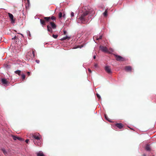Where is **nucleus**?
I'll return each instance as SVG.
<instances>
[{"label":"nucleus","mask_w":156,"mask_h":156,"mask_svg":"<svg viewBox=\"0 0 156 156\" xmlns=\"http://www.w3.org/2000/svg\"><path fill=\"white\" fill-rule=\"evenodd\" d=\"M17 140H23V139L19 137H18Z\"/></svg>","instance_id":"2f4dec72"},{"label":"nucleus","mask_w":156,"mask_h":156,"mask_svg":"<svg viewBox=\"0 0 156 156\" xmlns=\"http://www.w3.org/2000/svg\"><path fill=\"white\" fill-rule=\"evenodd\" d=\"M1 81L2 84L4 86H5L6 85H7L8 82L7 80L5 78L1 79Z\"/></svg>","instance_id":"423d86ee"},{"label":"nucleus","mask_w":156,"mask_h":156,"mask_svg":"<svg viewBox=\"0 0 156 156\" xmlns=\"http://www.w3.org/2000/svg\"><path fill=\"white\" fill-rule=\"evenodd\" d=\"M105 119L108 121H109L110 122H112V121H111L108 118V116L106 114H105Z\"/></svg>","instance_id":"6ab92c4d"},{"label":"nucleus","mask_w":156,"mask_h":156,"mask_svg":"<svg viewBox=\"0 0 156 156\" xmlns=\"http://www.w3.org/2000/svg\"><path fill=\"white\" fill-rule=\"evenodd\" d=\"M103 14V15H104V16H106L107 15V10H105Z\"/></svg>","instance_id":"b1692460"},{"label":"nucleus","mask_w":156,"mask_h":156,"mask_svg":"<svg viewBox=\"0 0 156 156\" xmlns=\"http://www.w3.org/2000/svg\"><path fill=\"white\" fill-rule=\"evenodd\" d=\"M102 37V35H101L99 36V37H96V36H94L93 38L94 39L96 38V39L97 40H98L99 39H101Z\"/></svg>","instance_id":"f3484780"},{"label":"nucleus","mask_w":156,"mask_h":156,"mask_svg":"<svg viewBox=\"0 0 156 156\" xmlns=\"http://www.w3.org/2000/svg\"><path fill=\"white\" fill-rule=\"evenodd\" d=\"M1 150L2 151L4 154L5 155H6L7 153L5 149L4 148H2L1 149Z\"/></svg>","instance_id":"a211bd4d"},{"label":"nucleus","mask_w":156,"mask_h":156,"mask_svg":"<svg viewBox=\"0 0 156 156\" xmlns=\"http://www.w3.org/2000/svg\"><path fill=\"white\" fill-rule=\"evenodd\" d=\"M88 70L90 72V73H91V71L90 69H88Z\"/></svg>","instance_id":"e433bc0d"},{"label":"nucleus","mask_w":156,"mask_h":156,"mask_svg":"<svg viewBox=\"0 0 156 156\" xmlns=\"http://www.w3.org/2000/svg\"><path fill=\"white\" fill-rule=\"evenodd\" d=\"M105 71L109 74H110L112 73L111 69L109 66H106L105 68Z\"/></svg>","instance_id":"1a4fd4ad"},{"label":"nucleus","mask_w":156,"mask_h":156,"mask_svg":"<svg viewBox=\"0 0 156 156\" xmlns=\"http://www.w3.org/2000/svg\"><path fill=\"white\" fill-rule=\"evenodd\" d=\"M12 39L16 40V42L17 41V40L18 39V38L16 36H15L14 37H13L12 38Z\"/></svg>","instance_id":"a878e982"},{"label":"nucleus","mask_w":156,"mask_h":156,"mask_svg":"<svg viewBox=\"0 0 156 156\" xmlns=\"http://www.w3.org/2000/svg\"><path fill=\"white\" fill-rule=\"evenodd\" d=\"M59 17V18H61L62 16V13L61 12H60L58 14Z\"/></svg>","instance_id":"bb28decb"},{"label":"nucleus","mask_w":156,"mask_h":156,"mask_svg":"<svg viewBox=\"0 0 156 156\" xmlns=\"http://www.w3.org/2000/svg\"><path fill=\"white\" fill-rule=\"evenodd\" d=\"M47 30L48 31L52 33L53 32L52 28L49 25L47 26Z\"/></svg>","instance_id":"f8f14e48"},{"label":"nucleus","mask_w":156,"mask_h":156,"mask_svg":"<svg viewBox=\"0 0 156 156\" xmlns=\"http://www.w3.org/2000/svg\"><path fill=\"white\" fill-rule=\"evenodd\" d=\"M93 58L94 59H95L96 58V56L95 55L94 56Z\"/></svg>","instance_id":"a19ab883"},{"label":"nucleus","mask_w":156,"mask_h":156,"mask_svg":"<svg viewBox=\"0 0 156 156\" xmlns=\"http://www.w3.org/2000/svg\"><path fill=\"white\" fill-rule=\"evenodd\" d=\"M29 141V140H28V139H27V140H25V142H26L27 143H28Z\"/></svg>","instance_id":"f704fd0d"},{"label":"nucleus","mask_w":156,"mask_h":156,"mask_svg":"<svg viewBox=\"0 0 156 156\" xmlns=\"http://www.w3.org/2000/svg\"><path fill=\"white\" fill-rule=\"evenodd\" d=\"M40 23L43 26L45 25V21L44 20L41 19L40 20Z\"/></svg>","instance_id":"dca6fc26"},{"label":"nucleus","mask_w":156,"mask_h":156,"mask_svg":"<svg viewBox=\"0 0 156 156\" xmlns=\"http://www.w3.org/2000/svg\"><path fill=\"white\" fill-rule=\"evenodd\" d=\"M9 17L11 20L12 23H14L15 22V20L13 19V16L12 14L9 13H8Z\"/></svg>","instance_id":"6e6552de"},{"label":"nucleus","mask_w":156,"mask_h":156,"mask_svg":"<svg viewBox=\"0 0 156 156\" xmlns=\"http://www.w3.org/2000/svg\"><path fill=\"white\" fill-rule=\"evenodd\" d=\"M100 48L101 50L104 52L109 53L108 48L105 47L100 46Z\"/></svg>","instance_id":"39448f33"},{"label":"nucleus","mask_w":156,"mask_h":156,"mask_svg":"<svg viewBox=\"0 0 156 156\" xmlns=\"http://www.w3.org/2000/svg\"><path fill=\"white\" fill-rule=\"evenodd\" d=\"M35 61L37 63H39L40 62V61L38 60H36Z\"/></svg>","instance_id":"473e14b6"},{"label":"nucleus","mask_w":156,"mask_h":156,"mask_svg":"<svg viewBox=\"0 0 156 156\" xmlns=\"http://www.w3.org/2000/svg\"><path fill=\"white\" fill-rule=\"evenodd\" d=\"M74 16V12H72L71 13V17L72 18Z\"/></svg>","instance_id":"7c9ffc66"},{"label":"nucleus","mask_w":156,"mask_h":156,"mask_svg":"<svg viewBox=\"0 0 156 156\" xmlns=\"http://www.w3.org/2000/svg\"><path fill=\"white\" fill-rule=\"evenodd\" d=\"M32 54L31 52V51L28 52L26 55V58H27V59H30V56Z\"/></svg>","instance_id":"ddd939ff"},{"label":"nucleus","mask_w":156,"mask_h":156,"mask_svg":"<svg viewBox=\"0 0 156 156\" xmlns=\"http://www.w3.org/2000/svg\"><path fill=\"white\" fill-rule=\"evenodd\" d=\"M96 95L97 97L99 99H100L101 98L100 97V95L98 93L96 94Z\"/></svg>","instance_id":"c85d7f7f"},{"label":"nucleus","mask_w":156,"mask_h":156,"mask_svg":"<svg viewBox=\"0 0 156 156\" xmlns=\"http://www.w3.org/2000/svg\"><path fill=\"white\" fill-rule=\"evenodd\" d=\"M94 66L95 67H97V66H98V64H96L94 65Z\"/></svg>","instance_id":"4c0bfd02"},{"label":"nucleus","mask_w":156,"mask_h":156,"mask_svg":"<svg viewBox=\"0 0 156 156\" xmlns=\"http://www.w3.org/2000/svg\"><path fill=\"white\" fill-rule=\"evenodd\" d=\"M35 51L33 49L32 50V51H31V53H32V54L30 56V58H33L35 56Z\"/></svg>","instance_id":"9b49d317"},{"label":"nucleus","mask_w":156,"mask_h":156,"mask_svg":"<svg viewBox=\"0 0 156 156\" xmlns=\"http://www.w3.org/2000/svg\"><path fill=\"white\" fill-rule=\"evenodd\" d=\"M15 73L18 74L19 76H20L21 75V71L19 70H16L15 71Z\"/></svg>","instance_id":"412c9836"},{"label":"nucleus","mask_w":156,"mask_h":156,"mask_svg":"<svg viewBox=\"0 0 156 156\" xmlns=\"http://www.w3.org/2000/svg\"><path fill=\"white\" fill-rule=\"evenodd\" d=\"M58 36L57 35L53 34L52 35V37L55 39H56L57 38Z\"/></svg>","instance_id":"cd10ccee"},{"label":"nucleus","mask_w":156,"mask_h":156,"mask_svg":"<svg viewBox=\"0 0 156 156\" xmlns=\"http://www.w3.org/2000/svg\"><path fill=\"white\" fill-rule=\"evenodd\" d=\"M44 20H45L47 22H49L51 21L50 20V19L52 20L53 21H55L56 22V17H55L54 16H52L51 17L49 16V17H44Z\"/></svg>","instance_id":"20e7f679"},{"label":"nucleus","mask_w":156,"mask_h":156,"mask_svg":"<svg viewBox=\"0 0 156 156\" xmlns=\"http://www.w3.org/2000/svg\"><path fill=\"white\" fill-rule=\"evenodd\" d=\"M66 32L64 30V34H65V35H66Z\"/></svg>","instance_id":"c9c22d12"},{"label":"nucleus","mask_w":156,"mask_h":156,"mask_svg":"<svg viewBox=\"0 0 156 156\" xmlns=\"http://www.w3.org/2000/svg\"><path fill=\"white\" fill-rule=\"evenodd\" d=\"M125 69L126 71L131 72L132 68L130 66H126L125 67Z\"/></svg>","instance_id":"9d476101"},{"label":"nucleus","mask_w":156,"mask_h":156,"mask_svg":"<svg viewBox=\"0 0 156 156\" xmlns=\"http://www.w3.org/2000/svg\"><path fill=\"white\" fill-rule=\"evenodd\" d=\"M37 156H44V155L43 153L41 152H39L37 153Z\"/></svg>","instance_id":"aec40b11"},{"label":"nucleus","mask_w":156,"mask_h":156,"mask_svg":"<svg viewBox=\"0 0 156 156\" xmlns=\"http://www.w3.org/2000/svg\"><path fill=\"white\" fill-rule=\"evenodd\" d=\"M89 12L90 11L88 10H83L81 12L80 17L78 19V22L81 23L83 24H86L88 23L90 18L88 15Z\"/></svg>","instance_id":"f257e3e1"},{"label":"nucleus","mask_w":156,"mask_h":156,"mask_svg":"<svg viewBox=\"0 0 156 156\" xmlns=\"http://www.w3.org/2000/svg\"><path fill=\"white\" fill-rule=\"evenodd\" d=\"M27 75H28V76H29L30 75V72H27Z\"/></svg>","instance_id":"72a5a7b5"},{"label":"nucleus","mask_w":156,"mask_h":156,"mask_svg":"<svg viewBox=\"0 0 156 156\" xmlns=\"http://www.w3.org/2000/svg\"><path fill=\"white\" fill-rule=\"evenodd\" d=\"M129 128H130L131 129H132V130H134L133 129L131 128V127H129Z\"/></svg>","instance_id":"79ce46f5"},{"label":"nucleus","mask_w":156,"mask_h":156,"mask_svg":"<svg viewBox=\"0 0 156 156\" xmlns=\"http://www.w3.org/2000/svg\"><path fill=\"white\" fill-rule=\"evenodd\" d=\"M69 38H70V37H69L66 36L65 37H63V38L61 39V40H65L66 39H69Z\"/></svg>","instance_id":"5701e85b"},{"label":"nucleus","mask_w":156,"mask_h":156,"mask_svg":"<svg viewBox=\"0 0 156 156\" xmlns=\"http://www.w3.org/2000/svg\"><path fill=\"white\" fill-rule=\"evenodd\" d=\"M115 126L116 127H123L124 125L123 124L121 123H117L115 124Z\"/></svg>","instance_id":"2eb2a0df"},{"label":"nucleus","mask_w":156,"mask_h":156,"mask_svg":"<svg viewBox=\"0 0 156 156\" xmlns=\"http://www.w3.org/2000/svg\"><path fill=\"white\" fill-rule=\"evenodd\" d=\"M29 137L31 139H34L33 142L35 144H37L38 146L40 145V143L39 142L37 143L36 141H40L41 138V136L39 133H35L34 134H30L29 135Z\"/></svg>","instance_id":"f03ea898"},{"label":"nucleus","mask_w":156,"mask_h":156,"mask_svg":"<svg viewBox=\"0 0 156 156\" xmlns=\"http://www.w3.org/2000/svg\"><path fill=\"white\" fill-rule=\"evenodd\" d=\"M145 149L146 151H150L151 148L150 145L147 144L145 147Z\"/></svg>","instance_id":"4468645a"},{"label":"nucleus","mask_w":156,"mask_h":156,"mask_svg":"<svg viewBox=\"0 0 156 156\" xmlns=\"http://www.w3.org/2000/svg\"><path fill=\"white\" fill-rule=\"evenodd\" d=\"M120 129H121L122 127H119Z\"/></svg>","instance_id":"37998d69"},{"label":"nucleus","mask_w":156,"mask_h":156,"mask_svg":"<svg viewBox=\"0 0 156 156\" xmlns=\"http://www.w3.org/2000/svg\"><path fill=\"white\" fill-rule=\"evenodd\" d=\"M65 14H64L63 15H62V17L64 18H65Z\"/></svg>","instance_id":"58836bf2"},{"label":"nucleus","mask_w":156,"mask_h":156,"mask_svg":"<svg viewBox=\"0 0 156 156\" xmlns=\"http://www.w3.org/2000/svg\"><path fill=\"white\" fill-rule=\"evenodd\" d=\"M148 130L147 129H141L140 130L142 132H145V131H147V130Z\"/></svg>","instance_id":"c756f323"},{"label":"nucleus","mask_w":156,"mask_h":156,"mask_svg":"<svg viewBox=\"0 0 156 156\" xmlns=\"http://www.w3.org/2000/svg\"><path fill=\"white\" fill-rule=\"evenodd\" d=\"M26 76L24 74H22L21 75V77L22 78V81H23L25 80Z\"/></svg>","instance_id":"4be33fe9"},{"label":"nucleus","mask_w":156,"mask_h":156,"mask_svg":"<svg viewBox=\"0 0 156 156\" xmlns=\"http://www.w3.org/2000/svg\"><path fill=\"white\" fill-rule=\"evenodd\" d=\"M113 55L115 56L116 60L118 61H125V58L116 54H113Z\"/></svg>","instance_id":"7ed1b4c3"},{"label":"nucleus","mask_w":156,"mask_h":156,"mask_svg":"<svg viewBox=\"0 0 156 156\" xmlns=\"http://www.w3.org/2000/svg\"><path fill=\"white\" fill-rule=\"evenodd\" d=\"M49 22L51 27L52 29H56L57 26L55 24V22L54 21H50Z\"/></svg>","instance_id":"0eeeda50"},{"label":"nucleus","mask_w":156,"mask_h":156,"mask_svg":"<svg viewBox=\"0 0 156 156\" xmlns=\"http://www.w3.org/2000/svg\"><path fill=\"white\" fill-rule=\"evenodd\" d=\"M142 156H146V155L145 154H144L142 155Z\"/></svg>","instance_id":"ea45409f"},{"label":"nucleus","mask_w":156,"mask_h":156,"mask_svg":"<svg viewBox=\"0 0 156 156\" xmlns=\"http://www.w3.org/2000/svg\"><path fill=\"white\" fill-rule=\"evenodd\" d=\"M12 136L13 139L14 140H16L17 139L18 137H17L16 136H14L13 135H12Z\"/></svg>","instance_id":"393cba45"}]
</instances>
